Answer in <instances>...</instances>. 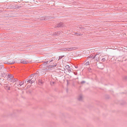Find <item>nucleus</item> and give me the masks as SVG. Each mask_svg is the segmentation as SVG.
I'll list each match as a JSON object with an SVG mask.
<instances>
[{"mask_svg": "<svg viewBox=\"0 0 127 127\" xmlns=\"http://www.w3.org/2000/svg\"><path fill=\"white\" fill-rule=\"evenodd\" d=\"M19 84L18 87H21L22 85L24 84L21 81H19V82L18 83Z\"/></svg>", "mask_w": 127, "mask_h": 127, "instance_id": "12", "label": "nucleus"}, {"mask_svg": "<svg viewBox=\"0 0 127 127\" xmlns=\"http://www.w3.org/2000/svg\"><path fill=\"white\" fill-rule=\"evenodd\" d=\"M15 63V61L14 60L11 61L9 59L7 62V64H13Z\"/></svg>", "mask_w": 127, "mask_h": 127, "instance_id": "7", "label": "nucleus"}, {"mask_svg": "<svg viewBox=\"0 0 127 127\" xmlns=\"http://www.w3.org/2000/svg\"><path fill=\"white\" fill-rule=\"evenodd\" d=\"M89 64V62H87L85 64L86 65H88Z\"/></svg>", "mask_w": 127, "mask_h": 127, "instance_id": "26", "label": "nucleus"}, {"mask_svg": "<svg viewBox=\"0 0 127 127\" xmlns=\"http://www.w3.org/2000/svg\"><path fill=\"white\" fill-rule=\"evenodd\" d=\"M97 56V55H96L95 56H88L87 58L89 59V58H90L91 59H93L95 58Z\"/></svg>", "mask_w": 127, "mask_h": 127, "instance_id": "11", "label": "nucleus"}, {"mask_svg": "<svg viewBox=\"0 0 127 127\" xmlns=\"http://www.w3.org/2000/svg\"><path fill=\"white\" fill-rule=\"evenodd\" d=\"M65 67L67 70H68L70 68V66L68 65H67L65 66Z\"/></svg>", "mask_w": 127, "mask_h": 127, "instance_id": "20", "label": "nucleus"}, {"mask_svg": "<svg viewBox=\"0 0 127 127\" xmlns=\"http://www.w3.org/2000/svg\"><path fill=\"white\" fill-rule=\"evenodd\" d=\"M76 34H77V35H80V34L79 33H75Z\"/></svg>", "mask_w": 127, "mask_h": 127, "instance_id": "32", "label": "nucleus"}, {"mask_svg": "<svg viewBox=\"0 0 127 127\" xmlns=\"http://www.w3.org/2000/svg\"><path fill=\"white\" fill-rule=\"evenodd\" d=\"M18 81V80L16 78H13V79H12V81H11V82H16L17 81Z\"/></svg>", "mask_w": 127, "mask_h": 127, "instance_id": "15", "label": "nucleus"}, {"mask_svg": "<svg viewBox=\"0 0 127 127\" xmlns=\"http://www.w3.org/2000/svg\"><path fill=\"white\" fill-rule=\"evenodd\" d=\"M74 74L75 75H77V72H74Z\"/></svg>", "mask_w": 127, "mask_h": 127, "instance_id": "31", "label": "nucleus"}, {"mask_svg": "<svg viewBox=\"0 0 127 127\" xmlns=\"http://www.w3.org/2000/svg\"><path fill=\"white\" fill-rule=\"evenodd\" d=\"M53 60H51L50 61H48L46 62H45L43 64L44 65H45L46 64L48 63L49 64H50V62H51Z\"/></svg>", "mask_w": 127, "mask_h": 127, "instance_id": "10", "label": "nucleus"}, {"mask_svg": "<svg viewBox=\"0 0 127 127\" xmlns=\"http://www.w3.org/2000/svg\"><path fill=\"white\" fill-rule=\"evenodd\" d=\"M21 59H19L18 60H16V62H17L18 63H21Z\"/></svg>", "mask_w": 127, "mask_h": 127, "instance_id": "19", "label": "nucleus"}, {"mask_svg": "<svg viewBox=\"0 0 127 127\" xmlns=\"http://www.w3.org/2000/svg\"><path fill=\"white\" fill-rule=\"evenodd\" d=\"M21 63L23 64H26L29 63H30L31 62L30 61H27L25 59H21Z\"/></svg>", "mask_w": 127, "mask_h": 127, "instance_id": "4", "label": "nucleus"}, {"mask_svg": "<svg viewBox=\"0 0 127 127\" xmlns=\"http://www.w3.org/2000/svg\"><path fill=\"white\" fill-rule=\"evenodd\" d=\"M105 59L104 58H103L101 60V61L102 62H104L105 61Z\"/></svg>", "mask_w": 127, "mask_h": 127, "instance_id": "25", "label": "nucleus"}, {"mask_svg": "<svg viewBox=\"0 0 127 127\" xmlns=\"http://www.w3.org/2000/svg\"><path fill=\"white\" fill-rule=\"evenodd\" d=\"M6 72L4 71L3 70H0L1 74L2 77H5L7 75V73Z\"/></svg>", "mask_w": 127, "mask_h": 127, "instance_id": "3", "label": "nucleus"}, {"mask_svg": "<svg viewBox=\"0 0 127 127\" xmlns=\"http://www.w3.org/2000/svg\"><path fill=\"white\" fill-rule=\"evenodd\" d=\"M125 49H126V48H125Z\"/></svg>", "mask_w": 127, "mask_h": 127, "instance_id": "34", "label": "nucleus"}, {"mask_svg": "<svg viewBox=\"0 0 127 127\" xmlns=\"http://www.w3.org/2000/svg\"><path fill=\"white\" fill-rule=\"evenodd\" d=\"M55 82H51V85H52V84H54Z\"/></svg>", "mask_w": 127, "mask_h": 127, "instance_id": "30", "label": "nucleus"}, {"mask_svg": "<svg viewBox=\"0 0 127 127\" xmlns=\"http://www.w3.org/2000/svg\"><path fill=\"white\" fill-rule=\"evenodd\" d=\"M74 48L73 47H71L70 48H69V50L68 51H71L73 50Z\"/></svg>", "mask_w": 127, "mask_h": 127, "instance_id": "22", "label": "nucleus"}, {"mask_svg": "<svg viewBox=\"0 0 127 127\" xmlns=\"http://www.w3.org/2000/svg\"><path fill=\"white\" fill-rule=\"evenodd\" d=\"M98 58L97 57H96L95 58V60L96 61H98L99 60Z\"/></svg>", "mask_w": 127, "mask_h": 127, "instance_id": "23", "label": "nucleus"}, {"mask_svg": "<svg viewBox=\"0 0 127 127\" xmlns=\"http://www.w3.org/2000/svg\"><path fill=\"white\" fill-rule=\"evenodd\" d=\"M64 24L62 22H60L56 25L55 27V28H62L64 26Z\"/></svg>", "mask_w": 127, "mask_h": 127, "instance_id": "2", "label": "nucleus"}, {"mask_svg": "<svg viewBox=\"0 0 127 127\" xmlns=\"http://www.w3.org/2000/svg\"><path fill=\"white\" fill-rule=\"evenodd\" d=\"M35 74H32L30 76V77H29V79H30L31 80H33V79L35 78Z\"/></svg>", "mask_w": 127, "mask_h": 127, "instance_id": "8", "label": "nucleus"}, {"mask_svg": "<svg viewBox=\"0 0 127 127\" xmlns=\"http://www.w3.org/2000/svg\"><path fill=\"white\" fill-rule=\"evenodd\" d=\"M67 70H68V72L69 73H70V72H71V70L70 69H69Z\"/></svg>", "mask_w": 127, "mask_h": 127, "instance_id": "29", "label": "nucleus"}, {"mask_svg": "<svg viewBox=\"0 0 127 127\" xmlns=\"http://www.w3.org/2000/svg\"><path fill=\"white\" fill-rule=\"evenodd\" d=\"M56 65H57V64H54L53 65H49V67L50 68H52V67H53L56 66Z\"/></svg>", "mask_w": 127, "mask_h": 127, "instance_id": "17", "label": "nucleus"}, {"mask_svg": "<svg viewBox=\"0 0 127 127\" xmlns=\"http://www.w3.org/2000/svg\"><path fill=\"white\" fill-rule=\"evenodd\" d=\"M60 32L59 31L55 32L54 34V35L55 36L58 35L60 34Z\"/></svg>", "mask_w": 127, "mask_h": 127, "instance_id": "14", "label": "nucleus"}, {"mask_svg": "<svg viewBox=\"0 0 127 127\" xmlns=\"http://www.w3.org/2000/svg\"><path fill=\"white\" fill-rule=\"evenodd\" d=\"M14 78V76L12 74H9L7 76V80L10 81V82H11L12 79Z\"/></svg>", "mask_w": 127, "mask_h": 127, "instance_id": "1", "label": "nucleus"}, {"mask_svg": "<svg viewBox=\"0 0 127 127\" xmlns=\"http://www.w3.org/2000/svg\"><path fill=\"white\" fill-rule=\"evenodd\" d=\"M7 90H10V88H9V87H8V88H7Z\"/></svg>", "mask_w": 127, "mask_h": 127, "instance_id": "33", "label": "nucleus"}, {"mask_svg": "<svg viewBox=\"0 0 127 127\" xmlns=\"http://www.w3.org/2000/svg\"><path fill=\"white\" fill-rule=\"evenodd\" d=\"M39 83H41V84H42L43 82L41 81V80H39Z\"/></svg>", "mask_w": 127, "mask_h": 127, "instance_id": "28", "label": "nucleus"}, {"mask_svg": "<svg viewBox=\"0 0 127 127\" xmlns=\"http://www.w3.org/2000/svg\"><path fill=\"white\" fill-rule=\"evenodd\" d=\"M85 83V81H82L81 82V84H83L84 83Z\"/></svg>", "mask_w": 127, "mask_h": 127, "instance_id": "27", "label": "nucleus"}, {"mask_svg": "<svg viewBox=\"0 0 127 127\" xmlns=\"http://www.w3.org/2000/svg\"><path fill=\"white\" fill-rule=\"evenodd\" d=\"M35 80V79L34 78L33 80H31L30 79H27L26 80V82L27 81V82L29 83H31V84L32 83H34V81Z\"/></svg>", "mask_w": 127, "mask_h": 127, "instance_id": "6", "label": "nucleus"}, {"mask_svg": "<svg viewBox=\"0 0 127 127\" xmlns=\"http://www.w3.org/2000/svg\"><path fill=\"white\" fill-rule=\"evenodd\" d=\"M125 49H126V48H125Z\"/></svg>", "mask_w": 127, "mask_h": 127, "instance_id": "35", "label": "nucleus"}, {"mask_svg": "<svg viewBox=\"0 0 127 127\" xmlns=\"http://www.w3.org/2000/svg\"><path fill=\"white\" fill-rule=\"evenodd\" d=\"M77 28L78 29H84L83 27H82L81 25H80L77 27Z\"/></svg>", "mask_w": 127, "mask_h": 127, "instance_id": "18", "label": "nucleus"}, {"mask_svg": "<svg viewBox=\"0 0 127 127\" xmlns=\"http://www.w3.org/2000/svg\"><path fill=\"white\" fill-rule=\"evenodd\" d=\"M83 98V96L81 95H80L78 97V99L80 101H81L82 100Z\"/></svg>", "mask_w": 127, "mask_h": 127, "instance_id": "9", "label": "nucleus"}, {"mask_svg": "<svg viewBox=\"0 0 127 127\" xmlns=\"http://www.w3.org/2000/svg\"><path fill=\"white\" fill-rule=\"evenodd\" d=\"M0 70H3L5 72H7V70L4 68V65L3 64H0Z\"/></svg>", "mask_w": 127, "mask_h": 127, "instance_id": "5", "label": "nucleus"}, {"mask_svg": "<svg viewBox=\"0 0 127 127\" xmlns=\"http://www.w3.org/2000/svg\"><path fill=\"white\" fill-rule=\"evenodd\" d=\"M39 19L40 20H47V19L46 18V16H45L40 17L39 18Z\"/></svg>", "mask_w": 127, "mask_h": 127, "instance_id": "13", "label": "nucleus"}, {"mask_svg": "<svg viewBox=\"0 0 127 127\" xmlns=\"http://www.w3.org/2000/svg\"><path fill=\"white\" fill-rule=\"evenodd\" d=\"M19 84L18 83H16L15 85H14V86H15V87H18V85H19Z\"/></svg>", "mask_w": 127, "mask_h": 127, "instance_id": "21", "label": "nucleus"}, {"mask_svg": "<svg viewBox=\"0 0 127 127\" xmlns=\"http://www.w3.org/2000/svg\"><path fill=\"white\" fill-rule=\"evenodd\" d=\"M64 56H60L59 57V59H61L62 58H63L64 57Z\"/></svg>", "mask_w": 127, "mask_h": 127, "instance_id": "24", "label": "nucleus"}, {"mask_svg": "<svg viewBox=\"0 0 127 127\" xmlns=\"http://www.w3.org/2000/svg\"><path fill=\"white\" fill-rule=\"evenodd\" d=\"M62 50L63 51H68L69 50V48H65L63 49H62Z\"/></svg>", "mask_w": 127, "mask_h": 127, "instance_id": "16", "label": "nucleus"}]
</instances>
